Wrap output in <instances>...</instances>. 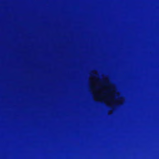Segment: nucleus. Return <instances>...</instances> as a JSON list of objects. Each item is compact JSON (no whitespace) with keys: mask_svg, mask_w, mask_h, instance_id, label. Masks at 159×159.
Masks as SVG:
<instances>
[{"mask_svg":"<svg viewBox=\"0 0 159 159\" xmlns=\"http://www.w3.org/2000/svg\"><path fill=\"white\" fill-rule=\"evenodd\" d=\"M100 88V87H96V88L97 89Z\"/></svg>","mask_w":159,"mask_h":159,"instance_id":"1","label":"nucleus"}]
</instances>
